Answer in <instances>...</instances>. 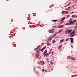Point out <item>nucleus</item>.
<instances>
[{
	"label": "nucleus",
	"mask_w": 77,
	"mask_h": 77,
	"mask_svg": "<svg viewBox=\"0 0 77 77\" xmlns=\"http://www.w3.org/2000/svg\"><path fill=\"white\" fill-rule=\"evenodd\" d=\"M64 26H63V25H61L58 27L59 28H63V27H64Z\"/></svg>",
	"instance_id": "9"
},
{
	"label": "nucleus",
	"mask_w": 77,
	"mask_h": 77,
	"mask_svg": "<svg viewBox=\"0 0 77 77\" xmlns=\"http://www.w3.org/2000/svg\"><path fill=\"white\" fill-rule=\"evenodd\" d=\"M77 26H75V29H77Z\"/></svg>",
	"instance_id": "27"
},
{
	"label": "nucleus",
	"mask_w": 77,
	"mask_h": 77,
	"mask_svg": "<svg viewBox=\"0 0 77 77\" xmlns=\"http://www.w3.org/2000/svg\"><path fill=\"white\" fill-rule=\"evenodd\" d=\"M39 51H40V49H39L38 50H37V52L39 53Z\"/></svg>",
	"instance_id": "18"
},
{
	"label": "nucleus",
	"mask_w": 77,
	"mask_h": 77,
	"mask_svg": "<svg viewBox=\"0 0 77 77\" xmlns=\"http://www.w3.org/2000/svg\"><path fill=\"white\" fill-rule=\"evenodd\" d=\"M51 69H52V70H53V68H51Z\"/></svg>",
	"instance_id": "47"
},
{
	"label": "nucleus",
	"mask_w": 77,
	"mask_h": 77,
	"mask_svg": "<svg viewBox=\"0 0 77 77\" xmlns=\"http://www.w3.org/2000/svg\"><path fill=\"white\" fill-rule=\"evenodd\" d=\"M68 12H66V14H68Z\"/></svg>",
	"instance_id": "41"
},
{
	"label": "nucleus",
	"mask_w": 77,
	"mask_h": 77,
	"mask_svg": "<svg viewBox=\"0 0 77 77\" xmlns=\"http://www.w3.org/2000/svg\"><path fill=\"white\" fill-rule=\"evenodd\" d=\"M38 68H39V69H41V67H38Z\"/></svg>",
	"instance_id": "34"
},
{
	"label": "nucleus",
	"mask_w": 77,
	"mask_h": 77,
	"mask_svg": "<svg viewBox=\"0 0 77 77\" xmlns=\"http://www.w3.org/2000/svg\"><path fill=\"white\" fill-rule=\"evenodd\" d=\"M47 60H48V58H47Z\"/></svg>",
	"instance_id": "38"
},
{
	"label": "nucleus",
	"mask_w": 77,
	"mask_h": 77,
	"mask_svg": "<svg viewBox=\"0 0 77 77\" xmlns=\"http://www.w3.org/2000/svg\"><path fill=\"white\" fill-rule=\"evenodd\" d=\"M61 21H63V19L61 20Z\"/></svg>",
	"instance_id": "35"
},
{
	"label": "nucleus",
	"mask_w": 77,
	"mask_h": 77,
	"mask_svg": "<svg viewBox=\"0 0 77 77\" xmlns=\"http://www.w3.org/2000/svg\"><path fill=\"white\" fill-rule=\"evenodd\" d=\"M47 51L45 50L44 52V53L45 54L47 53Z\"/></svg>",
	"instance_id": "22"
},
{
	"label": "nucleus",
	"mask_w": 77,
	"mask_h": 77,
	"mask_svg": "<svg viewBox=\"0 0 77 77\" xmlns=\"http://www.w3.org/2000/svg\"><path fill=\"white\" fill-rule=\"evenodd\" d=\"M50 54V53H48V54Z\"/></svg>",
	"instance_id": "46"
},
{
	"label": "nucleus",
	"mask_w": 77,
	"mask_h": 77,
	"mask_svg": "<svg viewBox=\"0 0 77 77\" xmlns=\"http://www.w3.org/2000/svg\"><path fill=\"white\" fill-rule=\"evenodd\" d=\"M56 35V34H55V35Z\"/></svg>",
	"instance_id": "50"
},
{
	"label": "nucleus",
	"mask_w": 77,
	"mask_h": 77,
	"mask_svg": "<svg viewBox=\"0 0 77 77\" xmlns=\"http://www.w3.org/2000/svg\"><path fill=\"white\" fill-rule=\"evenodd\" d=\"M52 55H53V51L52 52Z\"/></svg>",
	"instance_id": "28"
},
{
	"label": "nucleus",
	"mask_w": 77,
	"mask_h": 77,
	"mask_svg": "<svg viewBox=\"0 0 77 77\" xmlns=\"http://www.w3.org/2000/svg\"><path fill=\"white\" fill-rule=\"evenodd\" d=\"M71 47H72V48H73V46H71Z\"/></svg>",
	"instance_id": "39"
},
{
	"label": "nucleus",
	"mask_w": 77,
	"mask_h": 77,
	"mask_svg": "<svg viewBox=\"0 0 77 77\" xmlns=\"http://www.w3.org/2000/svg\"><path fill=\"white\" fill-rule=\"evenodd\" d=\"M76 26H77V22L76 23Z\"/></svg>",
	"instance_id": "45"
},
{
	"label": "nucleus",
	"mask_w": 77,
	"mask_h": 77,
	"mask_svg": "<svg viewBox=\"0 0 77 77\" xmlns=\"http://www.w3.org/2000/svg\"><path fill=\"white\" fill-rule=\"evenodd\" d=\"M53 43L54 44V43H55V41L54 40L53 41Z\"/></svg>",
	"instance_id": "25"
},
{
	"label": "nucleus",
	"mask_w": 77,
	"mask_h": 77,
	"mask_svg": "<svg viewBox=\"0 0 77 77\" xmlns=\"http://www.w3.org/2000/svg\"><path fill=\"white\" fill-rule=\"evenodd\" d=\"M67 18H68V17H67Z\"/></svg>",
	"instance_id": "49"
},
{
	"label": "nucleus",
	"mask_w": 77,
	"mask_h": 77,
	"mask_svg": "<svg viewBox=\"0 0 77 77\" xmlns=\"http://www.w3.org/2000/svg\"><path fill=\"white\" fill-rule=\"evenodd\" d=\"M44 44V43H42V45Z\"/></svg>",
	"instance_id": "42"
},
{
	"label": "nucleus",
	"mask_w": 77,
	"mask_h": 77,
	"mask_svg": "<svg viewBox=\"0 0 77 77\" xmlns=\"http://www.w3.org/2000/svg\"><path fill=\"white\" fill-rule=\"evenodd\" d=\"M52 38H53V37H50L48 39V41H50L51 40V39H52Z\"/></svg>",
	"instance_id": "12"
},
{
	"label": "nucleus",
	"mask_w": 77,
	"mask_h": 77,
	"mask_svg": "<svg viewBox=\"0 0 77 77\" xmlns=\"http://www.w3.org/2000/svg\"><path fill=\"white\" fill-rule=\"evenodd\" d=\"M69 5H70L69 4L68 5H66V6H69Z\"/></svg>",
	"instance_id": "36"
},
{
	"label": "nucleus",
	"mask_w": 77,
	"mask_h": 77,
	"mask_svg": "<svg viewBox=\"0 0 77 77\" xmlns=\"http://www.w3.org/2000/svg\"><path fill=\"white\" fill-rule=\"evenodd\" d=\"M66 6H67L66 5V6L65 7H66Z\"/></svg>",
	"instance_id": "48"
},
{
	"label": "nucleus",
	"mask_w": 77,
	"mask_h": 77,
	"mask_svg": "<svg viewBox=\"0 0 77 77\" xmlns=\"http://www.w3.org/2000/svg\"><path fill=\"white\" fill-rule=\"evenodd\" d=\"M75 76H77V75H73L71 77H75Z\"/></svg>",
	"instance_id": "21"
},
{
	"label": "nucleus",
	"mask_w": 77,
	"mask_h": 77,
	"mask_svg": "<svg viewBox=\"0 0 77 77\" xmlns=\"http://www.w3.org/2000/svg\"><path fill=\"white\" fill-rule=\"evenodd\" d=\"M61 32H62V30H60V31H59V32H59V33H61Z\"/></svg>",
	"instance_id": "26"
},
{
	"label": "nucleus",
	"mask_w": 77,
	"mask_h": 77,
	"mask_svg": "<svg viewBox=\"0 0 77 77\" xmlns=\"http://www.w3.org/2000/svg\"><path fill=\"white\" fill-rule=\"evenodd\" d=\"M42 72H44V69H43L42 70Z\"/></svg>",
	"instance_id": "29"
},
{
	"label": "nucleus",
	"mask_w": 77,
	"mask_h": 77,
	"mask_svg": "<svg viewBox=\"0 0 77 77\" xmlns=\"http://www.w3.org/2000/svg\"><path fill=\"white\" fill-rule=\"evenodd\" d=\"M50 45V43H48V45Z\"/></svg>",
	"instance_id": "30"
},
{
	"label": "nucleus",
	"mask_w": 77,
	"mask_h": 77,
	"mask_svg": "<svg viewBox=\"0 0 77 77\" xmlns=\"http://www.w3.org/2000/svg\"><path fill=\"white\" fill-rule=\"evenodd\" d=\"M62 19L63 20H64L65 19V17H64Z\"/></svg>",
	"instance_id": "24"
},
{
	"label": "nucleus",
	"mask_w": 77,
	"mask_h": 77,
	"mask_svg": "<svg viewBox=\"0 0 77 77\" xmlns=\"http://www.w3.org/2000/svg\"><path fill=\"white\" fill-rule=\"evenodd\" d=\"M65 12V11H62V13H64Z\"/></svg>",
	"instance_id": "31"
},
{
	"label": "nucleus",
	"mask_w": 77,
	"mask_h": 77,
	"mask_svg": "<svg viewBox=\"0 0 77 77\" xmlns=\"http://www.w3.org/2000/svg\"><path fill=\"white\" fill-rule=\"evenodd\" d=\"M64 40H65V38H63V40H60V43H62V42H63Z\"/></svg>",
	"instance_id": "11"
},
{
	"label": "nucleus",
	"mask_w": 77,
	"mask_h": 77,
	"mask_svg": "<svg viewBox=\"0 0 77 77\" xmlns=\"http://www.w3.org/2000/svg\"><path fill=\"white\" fill-rule=\"evenodd\" d=\"M76 2H77V0H76Z\"/></svg>",
	"instance_id": "52"
},
{
	"label": "nucleus",
	"mask_w": 77,
	"mask_h": 77,
	"mask_svg": "<svg viewBox=\"0 0 77 77\" xmlns=\"http://www.w3.org/2000/svg\"><path fill=\"white\" fill-rule=\"evenodd\" d=\"M70 39L71 40L70 42L71 43H73V42H74V39L72 38H70Z\"/></svg>",
	"instance_id": "8"
},
{
	"label": "nucleus",
	"mask_w": 77,
	"mask_h": 77,
	"mask_svg": "<svg viewBox=\"0 0 77 77\" xmlns=\"http://www.w3.org/2000/svg\"><path fill=\"white\" fill-rule=\"evenodd\" d=\"M68 57V58L69 57V59H70V58H71V59H72V60H75V59L74 58V57H72L71 58V57L70 56Z\"/></svg>",
	"instance_id": "6"
},
{
	"label": "nucleus",
	"mask_w": 77,
	"mask_h": 77,
	"mask_svg": "<svg viewBox=\"0 0 77 77\" xmlns=\"http://www.w3.org/2000/svg\"><path fill=\"white\" fill-rule=\"evenodd\" d=\"M77 17V15H73L72 16V17Z\"/></svg>",
	"instance_id": "17"
},
{
	"label": "nucleus",
	"mask_w": 77,
	"mask_h": 77,
	"mask_svg": "<svg viewBox=\"0 0 77 77\" xmlns=\"http://www.w3.org/2000/svg\"><path fill=\"white\" fill-rule=\"evenodd\" d=\"M42 63L43 64H44L45 63H44V61H41L40 62V63Z\"/></svg>",
	"instance_id": "10"
},
{
	"label": "nucleus",
	"mask_w": 77,
	"mask_h": 77,
	"mask_svg": "<svg viewBox=\"0 0 77 77\" xmlns=\"http://www.w3.org/2000/svg\"><path fill=\"white\" fill-rule=\"evenodd\" d=\"M68 34H69V33H68Z\"/></svg>",
	"instance_id": "51"
},
{
	"label": "nucleus",
	"mask_w": 77,
	"mask_h": 77,
	"mask_svg": "<svg viewBox=\"0 0 77 77\" xmlns=\"http://www.w3.org/2000/svg\"><path fill=\"white\" fill-rule=\"evenodd\" d=\"M75 32V29L73 30L71 35H70V36H71L72 35V37H73V36L75 35V32Z\"/></svg>",
	"instance_id": "2"
},
{
	"label": "nucleus",
	"mask_w": 77,
	"mask_h": 77,
	"mask_svg": "<svg viewBox=\"0 0 77 77\" xmlns=\"http://www.w3.org/2000/svg\"><path fill=\"white\" fill-rule=\"evenodd\" d=\"M61 47H62V46L61 45L58 48V49H60Z\"/></svg>",
	"instance_id": "19"
},
{
	"label": "nucleus",
	"mask_w": 77,
	"mask_h": 77,
	"mask_svg": "<svg viewBox=\"0 0 77 77\" xmlns=\"http://www.w3.org/2000/svg\"><path fill=\"white\" fill-rule=\"evenodd\" d=\"M74 12H72V13H71V14H74Z\"/></svg>",
	"instance_id": "33"
},
{
	"label": "nucleus",
	"mask_w": 77,
	"mask_h": 77,
	"mask_svg": "<svg viewBox=\"0 0 77 77\" xmlns=\"http://www.w3.org/2000/svg\"><path fill=\"white\" fill-rule=\"evenodd\" d=\"M35 56L37 58H38L39 57V53L38 52H37L35 54Z\"/></svg>",
	"instance_id": "3"
},
{
	"label": "nucleus",
	"mask_w": 77,
	"mask_h": 77,
	"mask_svg": "<svg viewBox=\"0 0 77 77\" xmlns=\"http://www.w3.org/2000/svg\"><path fill=\"white\" fill-rule=\"evenodd\" d=\"M67 33H69V32H72V29H67L66 30Z\"/></svg>",
	"instance_id": "5"
},
{
	"label": "nucleus",
	"mask_w": 77,
	"mask_h": 77,
	"mask_svg": "<svg viewBox=\"0 0 77 77\" xmlns=\"http://www.w3.org/2000/svg\"><path fill=\"white\" fill-rule=\"evenodd\" d=\"M48 32L49 33H54V31L49 30L48 31Z\"/></svg>",
	"instance_id": "7"
},
{
	"label": "nucleus",
	"mask_w": 77,
	"mask_h": 77,
	"mask_svg": "<svg viewBox=\"0 0 77 77\" xmlns=\"http://www.w3.org/2000/svg\"><path fill=\"white\" fill-rule=\"evenodd\" d=\"M76 22V20H75L73 21L72 20V19H70L69 20V23H68L65 24V26H67V25H70V24H74Z\"/></svg>",
	"instance_id": "1"
},
{
	"label": "nucleus",
	"mask_w": 77,
	"mask_h": 77,
	"mask_svg": "<svg viewBox=\"0 0 77 77\" xmlns=\"http://www.w3.org/2000/svg\"><path fill=\"white\" fill-rule=\"evenodd\" d=\"M48 62H49V61L48 60Z\"/></svg>",
	"instance_id": "43"
},
{
	"label": "nucleus",
	"mask_w": 77,
	"mask_h": 77,
	"mask_svg": "<svg viewBox=\"0 0 77 77\" xmlns=\"http://www.w3.org/2000/svg\"><path fill=\"white\" fill-rule=\"evenodd\" d=\"M39 47H40V46H38L37 48H35L34 49V50H37V49H38L39 48Z\"/></svg>",
	"instance_id": "13"
},
{
	"label": "nucleus",
	"mask_w": 77,
	"mask_h": 77,
	"mask_svg": "<svg viewBox=\"0 0 77 77\" xmlns=\"http://www.w3.org/2000/svg\"><path fill=\"white\" fill-rule=\"evenodd\" d=\"M45 72H47V71H46V70H45Z\"/></svg>",
	"instance_id": "40"
},
{
	"label": "nucleus",
	"mask_w": 77,
	"mask_h": 77,
	"mask_svg": "<svg viewBox=\"0 0 77 77\" xmlns=\"http://www.w3.org/2000/svg\"><path fill=\"white\" fill-rule=\"evenodd\" d=\"M51 65H53V63L52 62V60H51Z\"/></svg>",
	"instance_id": "20"
},
{
	"label": "nucleus",
	"mask_w": 77,
	"mask_h": 77,
	"mask_svg": "<svg viewBox=\"0 0 77 77\" xmlns=\"http://www.w3.org/2000/svg\"><path fill=\"white\" fill-rule=\"evenodd\" d=\"M46 48V47L45 46V47L42 48L41 49V50H40V51H42V52H43V51H44V50H45V49Z\"/></svg>",
	"instance_id": "4"
},
{
	"label": "nucleus",
	"mask_w": 77,
	"mask_h": 77,
	"mask_svg": "<svg viewBox=\"0 0 77 77\" xmlns=\"http://www.w3.org/2000/svg\"><path fill=\"white\" fill-rule=\"evenodd\" d=\"M52 21H53V22H56V21H57V20H52Z\"/></svg>",
	"instance_id": "16"
},
{
	"label": "nucleus",
	"mask_w": 77,
	"mask_h": 77,
	"mask_svg": "<svg viewBox=\"0 0 77 77\" xmlns=\"http://www.w3.org/2000/svg\"><path fill=\"white\" fill-rule=\"evenodd\" d=\"M69 39V38H68L66 40V41H68V40Z\"/></svg>",
	"instance_id": "23"
},
{
	"label": "nucleus",
	"mask_w": 77,
	"mask_h": 77,
	"mask_svg": "<svg viewBox=\"0 0 77 77\" xmlns=\"http://www.w3.org/2000/svg\"><path fill=\"white\" fill-rule=\"evenodd\" d=\"M59 33V32H57V33Z\"/></svg>",
	"instance_id": "37"
},
{
	"label": "nucleus",
	"mask_w": 77,
	"mask_h": 77,
	"mask_svg": "<svg viewBox=\"0 0 77 77\" xmlns=\"http://www.w3.org/2000/svg\"><path fill=\"white\" fill-rule=\"evenodd\" d=\"M45 54V56H46V57H47V56H48V53H46Z\"/></svg>",
	"instance_id": "15"
},
{
	"label": "nucleus",
	"mask_w": 77,
	"mask_h": 77,
	"mask_svg": "<svg viewBox=\"0 0 77 77\" xmlns=\"http://www.w3.org/2000/svg\"><path fill=\"white\" fill-rule=\"evenodd\" d=\"M51 30H54V29H51Z\"/></svg>",
	"instance_id": "44"
},
{
	"label": "nucleus",
	"mask_w": 77,
	"mask_h": 77,
	"mask_svg": "<svg viewBox=\"0 0 77 77\" xmlns=\"http://www.w3.org/2000/svg\"><path fill=\"white\" fill-rule=\"evenodd\" d=\"M71 8V7H68L67 8H66V9L67 10H69V9H70Z\"/></svg>",
	"instance_id": "14"
},
{
	"label": "nucleus",
	"mask_w": 77,
	"mask_h": 77,
	"mask_svg": "<svg viewBox=\"0 0 77 77\" xmlns=\"http://www.w3.org/2000/svg\"><path fill=\"white\" fill-rule=\"evenodd\" d=\"M64 13H65V14L66 13V11H64Z\"/></svg>",
	"instance_id": "32"
},
{
	"label": "nucleus",
	"mask_w": 77,
	"mask_h": 77,
	"mask_svg": "<svg viewBox=\"0 0 77 77\" xmlns=\"http://www.w3.org/2000/svg\"><path fill=\"white\" fill-rule=\"evenodd\" d=\"M76 76H77V75H76Z\"/></svg>",
	"instance_id": "53"
}]
</instances>
